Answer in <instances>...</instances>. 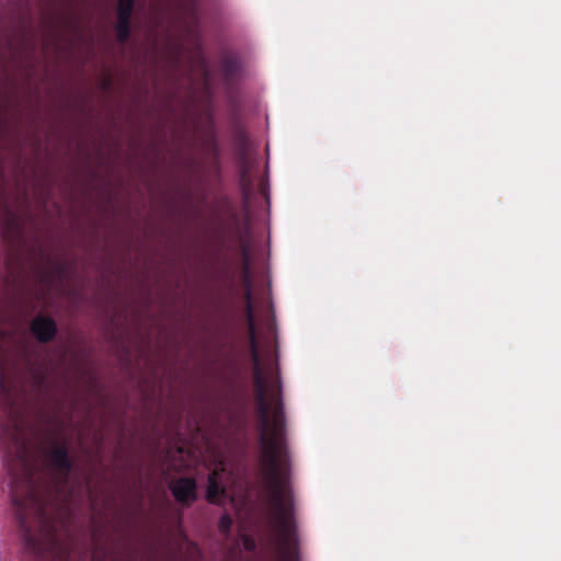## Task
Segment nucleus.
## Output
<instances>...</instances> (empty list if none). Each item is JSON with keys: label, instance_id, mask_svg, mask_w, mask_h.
Returning a JSON list of instances; mask_svg holds the SVG:
<instances>
[{"label": "nucleus", "instance_id": "f257e3e1", "mask_svg": "<svg viewBox=\"0 0 561 561\" xmlns=\"http://www.w3.org/2000/svg\"><path fill=\"white\" fill-rule=\"evenodd\" d=\"M250 333L259 416L261 470L270 495L279 557L282 561H296L297 538L288 486L285 417L278 376L276 368L264 358L259 348L252 320H250Z\"/></svg>", "mask_w": 561, "mask_h": 561}, {"label": "nucleus", "instance_id": "f03ea898", "mask_svg": "<svg viewBox=\"0 0 561 561\" xmlns=\"http://www.w3.org/2000/svg\"><path fill=\"white\" fill-rule=\"evenodd\" d=\"M208 469L210 473L206 490L207 500L216 504H222L227 499L232 500L229 490L232 484V473L224 456L220 454L213 455Z\"/></svg>", "mask_w": 561, "mask_h": 561}, {"label": "nucleus", "instance_id": "7ed1b4c3", "mask_svg": "<svg viewBox=\"0 0 561 561\" xmlns=\"http://www.w3.org/2000/svg\"><path fill=\"white\" fill-rule=\"evenodd\" d=\"M171 489L179 502L190 503L196 497V485L192 479H180L172 484Z\"/></svg>", "mask_w": 561, "mask_h": 561}, {"label": "nucleus", "instance_id": "20e7f679", "mask_svg": "<svg viewBox=\"0 0 561 561\" xmlns=\"http://www.w3.org/2000/svg\"><path fill=\"white\" fill-rule=\"evenodd\" d=\"M32 331L38 340L47 341L54 336L56 325L50 319L38 317L32 323Z\"/></svg>", "mask_w": 561, "mask_h": 561}, {"label": "nucleus", "instance_id": "39448f33", "mask_svg": "<svg viewBox=\"0 0 561 561\" xmlns=\"http://www.w3.org/2000/svg\"><path fill=\"white\" fill-rule=\"evenodd\" d=\"M133 8V0H118V24L117 33L124 39L128 33V19Z\"/></svg>", "mask_w": 561, "mask_h": 561}, {"label": "nucleus", "instance_id": "423d86ee", "mask_svg": "<svg viewBox=\"0 0 561 561\" xmlns=\"http://www.w3.org/2000/svg\"><path fill=\"white\" fill-rule=\"evenodd\" d=\"M53 462L60 468L67 466V456L64 449H56L53 453Z\"/></svg>", "mask_w": 561, "mask_h": 561}, {"label": "nucleus", "instance_id": "0eeeda50", "mask_svg": "<svg viewBox=\"0 0 561 561\" xmlns=\"http://www.w3.org/2000/svg\"><path fill=\"white\" fill-rule=\"evenodd\" d=\"M230 525H231V519H230V517L225 516V517H222V518H221L220 524H219V527H220V529H221L222 531H226V530H228V528L230 527Z\"/></svg>", "mask_w": 561, "mask_h": 561}, {"label": "nucleus", "instance_id": "6e6552de", "mask_svg": "<svg viewBox=\"0 0 561 561\" xmlns=\"http://www.w3.org/2000/svg\"><path fill=\"white\" fill-rule=\"evenodd\" d=\"M243 543H244L245 549H252L254 547L253 541L249 538L244 539Z\"/></svg>", "mask_w": 561, "mask_h": 561}, {"label": "nucleus", "instance_id": "1a4fd4ad", "mask_svg": "<svg viewBox=\"0 0 561 561\" xmlns=\"http://www.w3.org/2000/svg\"><path fill=\"white\" fill-rule=\"evenodd\" d=\"M182 466H183L182 463H181V465H179V463H176V462H172V467H173L174 469H179V468H181Z\"/></svg>", "mask_w": 561, "mask_h": 561}, {"label": "nucleus", "instance_id": "9d476101", "mask_svg": "<svg viewBox=\"0 0 561 561\" xmlns=\"http://www.w3.org/2000/svg\"><path fill=\"white\" fill-rule=\"evenodd\" d=\"M176 455H179L182 458L183 451L181 449H179V450H176Z\"/></svg>", "mask_w": 561, "mask_h": 561}]
</instances>
